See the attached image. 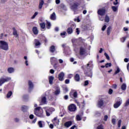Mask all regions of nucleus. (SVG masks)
Masks as SVG:
<instances>
[{
    "label": "nucleus",
    "mask_w": 129,
    "mask_h": 129,
    "mask_svg": "<svg viewBox=\"0 0 129 129\" xmlns=\"http://www.w3.org/2000/svg\"><path fill=\"white\" fill-rule=\"evenodd\" d=\"M92 61H89V63L87 64V66H82V69L84 71V74H85V76L87 77H92V72L91 70L88 68L89 65L92 64Z\"/></svg>",
    "instance_id": "nucleus-1"
},
{
    "label": "nucleus",
    "mask_w": 129,
    "mask_h": 129,
    "mask_svg": "<svg viewBox=\"0 0 129 129\" xmlns=\"http://www.w3.org/2000/svg\"><path fill=\"white\" fill-rule=\"evenodd\" d=\"M105 104H106V97L104 96H99V99L97 102V106L98 108H101L103 107Z\"/></svg>",
    "instance_id": "nucleus-2"
},
{
    "label": "nucleus",
    "mask_w": 129,
    "mask_h": 129,
    "mask_svg": "<svg viewBox=\"0 0 129 129\" xmlns=\"http://www.w3.org/2000/svg\"><path fill=\"white\" fill-rule=\"evenodd\" d=\"M34 112L36 116L40 118H44V114H43V110L42 109H41V107L39 106L36 107L34 109Z\"/></svg>",
    "instance_id": "nucleus-3"
},
{
    "label": "nucleus",
    "mask_w": 129,
    "mask_h": 129,
    "mask_svg": "<svg viewBox=\"0 0 129 129\" xmlns=\"http://www.w3.org/2000/svg\"><path fill=\"white\" fill-rule=\"evenodd\" d=\"M0 48L5 50H9V44L7 42L1 40L0 41Z\"/></svg>",
    "instance_id": "nucleus-4"
},
{
    "label": "nucleus",
    "mask_w": 129,
    "mask_h": 129,
    "mask_svg": "<svg viewBox=\"0 0 129 129\" xmlns=\"http://www.w3.org/2000/svg\"><path fill=\"white\" fill-rule=\"evenodd\" d=\"M70 27L68 28L67 30V32L69 34H72L73 33V30L76 29V24L74 23H70Z\"/></svg>",
    "instance_id": "nucleus-5"
},
{
    "label": "nucleus",
    "mask_w": 129,
    "mask_h": 129,
    "mask_svg": "<svg viewBox=\"0 0 129 129\" xmlns=\"http://www.w3.org/2000/svg\"><path fill=\"white\" fill-rule=\"evenodd\" d=\"M11 80V78L10 77H7L6 78L1 77L0 79V86H2L3 84L6 82H9Z\"/></svg>",
    "instance_id": "nucleus-6"
},
{
    "label": "nucleus",
    "mask_w": 129,
    "mask_h": 129,
    "mask_svg": "<svg viewBox=\"0 0 129 129\" xmlns=\"http://www.w3.org/2000/svg\"><path fill=\"white\" fill-rule=\"evenodd\" d=\"M70 97L72 99L75 100L78 98V93L77 91H71L70 92Z\"/></svg>",
    "instance_id": "nucleus-7"
},
{
    "label": "nucleus",
    "mask_w": 129,
    "mask_h": 129,
    "mask_svg": "<svg viewBox=\"0 0 129 129\" xmlns=\"http://www.w3.org/2000/svg\"><path fill=\"white\" fill-rule=\"evenodd\" d=\"M68 108L69 110L71 112L76 111L77 110V107L74 104H71L68 107Z\"/></svg>",
    "instance_id": "nucleus-8"
},
{
    "label": "nucleus",
    "mask_w": 129,
    "mask_h": 129,
    "mask_svg": "<svg viewBox=\"0 0 129 129\" xmlns=\"http://www.w3.org/2000/svg\"><path fill=\"white\" fill-rule=\"evenodd\" d=\"M75 102L76 103H77L78 106L79 107V108H81L82 109H83L85 107V101L83 100L82 102L80 103L78 102L77 100H75Z\"/></svg>",
    "instance_id": "nucleus-9"
},
{
    "label": "nucleus",
    "mask_w": 129,
    "mask_h": 129,
    "mask_svg": "<svg viewBox=\"0 0 129 129\" xmlns=\"http://www.w3.org/2000/svg\"><path fill=\"white\" fill-rule=\"evenodd\" d=\"M65 77V74L63 72H60L58 76V79L59 81H64V77Z\"/></svg>",
    "instance_id": "nucleus-10"
},
{
    "label": "nucleus",
    "mask_w": 129,
    "mask_h": 129,
    "mask_svg": "<svg viewBox=\"0 0 129 129\" xmlns=\"http://www.w3.org/2000/svg\"><path fill=\"white\" fill-rule=\"evenodd\" d=\"M106 10L104 9H99L98 10V14L100 16H103L105 15Z\"/></svg>",
    "instance_id": "nucleus-11"
},
{
    "label": "nucleus",
    "mask_w": 129,
    "mask_h": 129,
    "mask_svg": "<svg viewBox=\"0 0 129 129\" xmlns=\"http://www.w3.org/2000/svg\"><path fill=\"white\" fill-rule=\"evenodd\" d=\"M122 104V100H119V101H117L113 105L114 108H118L120 105Z\"/></svg>",
    "instance_id": "nucleus-12"
},
{
    "label": "nucleus",
    "mask_w": 129,
    "mask_h": 129,
    "mask_svg": "<svg viewBox=\"0 0 129 129\" xmlns=\"http://www.w3.org/2000/svg\"><path fill=\"white\" fill-rule=\"evenodd\" d=\"M52 111H54V109L52 107L48 108L47 109H46L45 110L46 115L47 116H49L50 115V112Z\"/></svg>",
    "instance_id": "nucleus-13"
},
{
    "label": "nucleus",
    "mask_w": 129,
    "mask_h": 129,
    "mask_svg": "<svg viewBox=\"0 0 129 129\" xmlns=\"http://www.w3.org/2000/svg\"><path fill=\"white\" fill-rule=\"evenodd\" d=\"M33 88H34V85L32 82L31 81H28V89L30 91H31L33 90Z\"/></svg>",
    "instance_id": "nucleus-14"
},
{
    "label": "nucleus",
    "mask_w": 129,
    "mask_h": 129,
    "mask_svg": "<svg viewBox=\"0 0 129 129\" xmlns=\"http://www.w3.org/2000/svg\"><path fill=\"white\" fill-rule=\"evenodd\" d=\"M80 6V4L78 3H75L73 5H72V8L73 10H77L78 6Z\"/></svg>",
    "instance_id": "nucleus-15"
},
{
    "label": "nucleus",
    "mask_w": 129,
    "mask_h": 129,
    "mask_svg": "<svg viewBox=\"0 0 129 129\" xmlns=\"http://www.w3.org/2000/svg\"><path fill=\"white\" fill-rule=\"evenodd\" d=\"M79 54L81 56L84 55L85 54V49L82 47H81L80 48Z\"/></svg>",
    "instance_id": "nucleus-16"
},
{
    "label": "nucleus",
    "mask_w": 129,
    "mask_h": 129,
    "mask_svg": "<svg viewBox=\"0 0 129 129\" xmlns=\"http://www.w3.org/2000/svg\"><path fill=\"white\" fill-rule=\"evenodd\" d=\"M49 51L51 53H53L56 51V48L54 45H51L49 48Z\"/></svg>",
    "instance_id": "nucleus-17"
},
{
    "label": "nucleus",
    "mask_w": 129,
    "mask_h": 129,
    "mask_svg": "<svg viewBox=\"0 0 129 129\" xmlns=\"http://www.w3.org/2000/svg\"><path fill=\"white\" fill-rule=\"evenodd\" d=\"M72 124H73L72 121H67L66 123H64V126L67 128H68L70 126H71Z\"/></svg>",
    "instance_id": "nucleus-18"
},
{
    "label": "nucleus",
    "mask_w": 129,
    "mask_h": 129,
    "mask_svg": "<svg viewBox=\"0 0 129 129\" xmlns=\"http://www.w3.org/2000/svg\"><path fill=\"white\" fill-rule=\"evenodd\" d=\"M74 80L75 81L79 82L80 81V77L79 74H76L74 77Z\"/></svg>",
    "instance_id": "nucleus-19"
},
{
    "label": "nucleus",
    "mask_w": 129,
    "mask_h": 129,
    "mask_svg": "<svg viewBox=\"0 0 129 129\" xmlns=\"http://www.w3.org/2000/svg\"><path fill=\"white\" fill-rule=\"evenodd\" d=\"M32 32L34 33V35H37L38 34V29L36 27H34L32 28Z\"/></svg>",
    "instance_id": "nucleus-20"
},
{
    "label": "nucleus",
    "mask_w": 129,
    "mask_h": 129,
    "mask_svg": "<svg viewBox=\"0 0 129 129\" xmlns=\"http://www.w3.org/2000/svg\"><path fill=\"white\" fill-rule=\"evenodd\" d=\"M54 80V77L52 76L48 77V81H49V84H52Z\"/></svg>",
    "instance_id": "nucleus-21"
},
{
    "label": "nucleus",
    "mask_w": 129,
    "mask_h": 129,
    "mask_svg": "<svg viewBox=\"0 0 129 129\" xmlns=\"http://www.w3.org/2000/svg\"><path fill=\"white\" fill-rule=\"evenodd\" d=\"M50 20H56V14L55 13L53 12L50 16Z\"/></svg>",
    "instance_id": "nucleus-22"
},
{
    "label": "nucleus",
    "mask_w": 129,
    "mask_h": 129,
    "mask_svg": "<svg viewBox=\"0 0 129 129\" xmlns=\"http://www.w3.org/2000/svg\"><path fill=\"white\" fill-rule=\"evenodd\" d=\"M44 0H40L39 4V9L40 10L42 9V6L44 5Z\"/></svg>",
    "instance_id": "nucleus-23"
},
{
    "label": "nucleus",
    "mask_w": 129,
    "mask_h": 129,
    "mask_svg": "<svg viewBox=\"0 0 129 129\" xmlns=\"http://www.w3.org/2000/svg\"><path fill=\"white\" fill-rule=\"evenodd\" d=\"M41 103L42 104H46V98L44 96L41 98Z\"/></svg>",
    "instance_id": "nucleus-24"
},
{
    "label": "nucleus",
    "mask_w": 129,
    "mask_h": 129,
    "mask_svg": "<svg viewBox=\"0 0 129 129\" xmlns=\"http://www.w3.org/2000/svg\"><path fill=\"white\" fill-rule=\"evenodd\" d=\"M111 29H112L111 26H109V27H108V28H107L106 32H107V35H108V36L109 35H110V32H111Z\"/></svg>",
    "instance_id": "nucleus-25"
},
{
    "label": "nucleus",
    "mask_w": 129,
    "mask_h": 129,
    "mask_svg": "<svg viewBox=\"0 0 129 129\" xmlns=\"http://www.w3.org/2000/svg\"><path fill=\"white\" fill-rule=\"evenodd\" d=\"M14 69L13 68H9L8 69V72L9 74H12L14 72Z\"/></svg>",
    "instance_id": "nucleus-26"
},
{
    "label": "nucleus",
    "mask_w": 129,
    "mask_h": 129,
    "mask_svg": "<svg viewBox=\"0 0 129 129\" xmlns=\"http://www.w3.org/2000/svg\"><path fill=\"white\" fill-rule=\"evenodd\" d=\"M121 89L122 91H125L126 89V85L125 83H123L121 86Z\"/></svg>",
    "instance_id": "nucleus-27"
},
{
    "label": "nucleus",
    "mask_w": 129,
    "mask_h": 129,
    "mask_svg": "<svg viewBox=\"0 0 129 129\" xmlns=\"http://www.w3.org/2000/svg\"><path fill=\"white\" fill-rule=\"evenodd\" d=\"M13 35L16 36L17 37H18V35L17 31V30L15 29V27H13Z\"/></svg>",
    "instance_id": "nucleus-28"
},
{
    "label": "nucleus",
    "mask_w": 129,
    "mask_h": 129,
    "mask_svg": "<svg viewBox=\"0 0 129 129\" xmlns=\"http://www.w3.org/2000/svg\"><path fill=\"white\" fill-rule=\"evenodd\" d=\"M28 109V106H22V111L24 112H26L27 110Z\"/></svg>",
    "instance_id": "nucleus-29"
},
{
    "label": "nucleus",
    "mask_w": 129,
    "mask_h": 129,
    "mask_svg": "<svg viewBox=\"0 0 129 129\" xmlns=\"http://www.w3.org/2000/svg\"><path fill=\"white\" fill-rule=\"evenodd\" d=\"M40 28L42 29H44L45 28V24L44 22L40 24Z\"/></svg>",
    "instance_id": "nucleus-30"
},
{
    "label": "nucleus",
    "mask_w": 129,
    "mask_h": 129,
    "mask_svg": "<svg viewBox=\"0 0 129 129\" xmlns=\"http://www.w3.org/2000/svg\"><path fill=\"white\" fill-rule=\"evenodd\" d=\"M35 46H38L41 45V43L40 41H39L37 39L35 40Z\"/></svg>",
    "instance_id": "nucleus-31"
},
{
    "label": "nucleus",
    "mask_w": 129,
    "mask_h": 129,
    "mask_svg": "<svg viewBox=\"0 0 129 129\" xmlns=\"http://www.w3.org/2000/svg\"><path fill=\"white\" fill-rule=\"evenodd\" d=\"M76 119H77V121H81L82 120V118L81 117V116H80L79 115H78L76 116Z\"/></svg>",
    "instance_id": "nucleus-32"
},
{
    "label": "nucleus",
    "mask_w": 129,
    "mask_h": 129,
    "mask_svg": "<svg viewBox=\"0 0 129 129\" xmlns=\"http://www.w3.org/2000/svg\"><path fill=\"white\" fill-rule=\"evenodd\" d=\"M120 72V70L119 68H117L116 71L114 72L113 75H116V74H118Z\"/></svg>",
    "instance_id": "nucleus-33"
},
{
    "label": "nucleus",
    "mask_w": 129,
    "mask_h": 129,
    "mask_svg": "<svg viewBox=\"0 0 129 129\" xmlns=\"http://www.w3.org/2000/svg\"><path fill=\"white\" fill-rule=\"evenodd\" d=\"M109 18L108 16L106 15L105 17V22L109 23Z\"/></svg>",
    "instance_id": "nucleus-34"
},
{
    "label": "nucleus",
    "mask_w": 129,
    "mask_h": 129,
    "mask_svg": "<svg viewBox=\"0 0 129 129\" xmlns=\"http://www.w3.org/2000/svg\"><path fill=\"white\" fill-rule=\"evenodd\" d=\"M12 94H13V92H12V91L8 92L7 95V97L10 98Z\"/></svg>",
    "instance_id": "nucleus-35"
},
{
    "label": "nucleus",
    "mask_w": 129,
    "mask_h": 129,
    "mask_svg": "<svg viewBox=\"0 0 129 129\" xmlns=\"http://www.w3.org/2000/svg\"><path fill=\"white\" fill-rule=\"evenodd\" d=\"M96 129H104V127L103 124H100L97 126Z\"/></svg>",
    "instance_id": "nucleus-36"
},
{
    "label": "nucleus",
    "mask_w": 129,
    "mask_h": 129,
    "mask_svg": "<svg viewBox=\"0 0 129 129\" xmlns=\"http://www.w3.org/2000/svg\"><path fill=\"white\" fill-rule=\"evenodd\" d=\"M50 27H51L50 23L49 22H47L46 24V28L47 29H50Z\"/></svg>",
    "instance_id": "nucleus-37"
},
{
    "label": "nucleus",
    "mask_w": 129,
    "mask_h": 129,
    "mask_svg": "<svg viewBox=\"0 0 129 129\" xmlns=\"http://www.w3.org/2000/svg\"><path fill=\"white\" fill-rule=\"evenodd\" d=\"M60 90L59 89H57L55 91L54 93V95H59L60 94Z\"/></svg>",
    "instance_id": "nucleus-38"
},
{
    "label": "nucleus",
    "mask_w": 129,
    "mask_h": 129,
    "mask_svg": "<svg viewBox=\"0 0 129 129\" xmlns=\"http://www.w3.org/2000/svg\"><path fill=\"white\" fill-rule=\"evenodd\" d=\"M112 66L111 63H106L105 64V67L106 68H108V67H111Z\"/></svg>",
    "instance_id": "nucleus-39"
},
{
    "label": "nucleus",
    "mask_w": 129,
    "mask_h": 129,
    "mask_svg": "<svg viewBox=\"0 0 129 129\" xmlns=\"http://www.w3.org/2000/svg\"><path fill=\"white\" fill-rule=\"evenodd\" d=\"M66 31H63V32L60 33V36L62 37V38H65L66 37Z\"/></svg>",
    "instance_id": "nucleus-40"
},
{
    "label": "nucleus",
    "mask_w": 129,
    "mask_h": 129,
    "mask_svg": "<svg viewBox=\"0 0 129 129\" xmlns=\"http://www.w3.org/2000/svg\"><path fill=\"white\" fill-rule=\"evenodd\" d=\"M112 9L114 12H116L117 11V10H118V8L116 7L115 6H112Z\"/></svg>",
    "instance_id": "nucleus-41"
},
{
    "label": "nucleus",
    "mask_w": 129,
    "mask_h": 129,
    "mask_svg": "<svg viewBox=\"0 0 129 129\" xmlns=\"http://www.w3.org/2000/svg\"><path fill=\"white\" fill-rule=\"evenodd\" d=\"M38 12H35L34 15L32 16L31 19H34L35 18H36V17L38 15Z\"/></svg>",
    "instance_id": "nucleus-42"
},
{
    "label": "nucleus",
    "mask_w": 129,
    "mask_h": 129,
    "mask_svg": "<svg viewBox=\"0 0 129 129\" xmlns=\"http://www.w3.org/2000/svg\"><path fill=\"white\" fill-rule=\"evenodd\" d=\"M38 125H39L40 128H42L43 127V125H42V123L41 121H38Z\"/></svg>",
    "instance_id": "nucleus-43"
},
{
    "label": "nucleus",
    "mask_w": 129,
    "mask_h": 129,
    "mask_svg": "<svg viewBox=\"0 0 129 129\" xmlns=\"http://www.w3.org/2000/svg\"><path fill=\"white\" fill-rule=\"evenodd\" d=\"M126 39V37H122L120 38V41L122 43H123L124 41H125Z\"/></svg>",
    "instance_id": "nucleus-44"
},
{
    "label": "nucleus",
    "mask_w": 129,
    "mask_h": 129,
    "mask_svg": "<svg viewBox=\"0 0 129 129\" xmlns=\"http://www.w3.org/2000/svg\"><path fill=\"white\" fill-rule=\"evenodd\" d=\"M104 55H105V56L106 57L107 60H110L109 56L106 52L104 53Z\"/></svg>",
    "instance_id": "nucleus-45"
},
{
    "label": "nucleus",
    "mask_w": 129,
    "mask_h": 129,
    "mask_svg": "<svg viewBox=\"0 0 129 129\" xmlns=\"http://www.w3.org/2000/svg\"><path fill=\"white\" fill-rule=\"evenodd\" d=\"M121 125V120H119L118 121L117 125L118 128L120 127V125Z\"/></svg>",
    "instance_id": "nucleus-46"
},
{
    "label": "nucleus",
    "mask_w": 129,
    "mask_h": 129,
    "mask_svg": "<svg viewBox=\"0 0 129 129\" xmlns=\"http://www.w3.org/2000/svg\"><path fill=\"white\" fill-rule=\"evenodd\" d=\"M89 85V81L88 80L85 81L84 83V86H87Z\"/></svg>",
    "instance_id": "nucleus-47"
},
{
    "label": "nucleus",
    "mask_w": 129,
    "mask_h": 129,
    "mask_svg": "<svg viewBox=\"0 0 129 129\" xmlns=\"http://www.w3.org/2000/svg\"><path fill=\"white\" fill-rule=\"evenodd\" d=\"M56 121H57L56 117H54V119H52V123H53L54 124V123L56 122Z\"/></svg>",
    "instance_id": "nucleus-48"
},
{
    "label": "nucleus",
    "mask_w": 129,
    "mask_h": 129,
    "mask_svg": "<svg viewBox=\"0 0 129 129\" xmlns=\"http://www.w3.org/2000/svg\"><path fill=\"white\" fill-rule=\"evenodd\" d=\"M76 32H77L78 35L80 34V31L79 30V28H77V29H76Z\"/></svg>",
    "instance_id": "nucleus-49"
},
{
    "label": "nucleus",
    "mask_w": 129,
    "mask_h": 129,
    "mask_svg": "<svg viewBox=\"0 0 129 129\" xmlns=\"http://www.w3.org/2000/svg\"><path fill=\"white\" fill-rule=\"evenodd\" d=\"M108 118V116L107 115H105L104 118V121H107Z\"/></svg>",
    "instance_id": "nucleus-50"
},
{
    "label": "nucleus",
    "mask_w": 129,
    "mask_h": 129,
    "mask_svg": "<svg viewBox=\"0 0 129 129\" xmlns=\"http://www.w3.org/2000/svg\"><path fill=\"white\" fill-rule=\"evenodd\" d=\"M116 119L115 118L112 119V123L113 125L115 124Z\"/></svg>",
    "instance_id": "nucleus-51"
},
{
    "label": "nucleus",
    "mask_w": 129,
    "mask_h": 129,
    "mask_svg": "<svg viewBox=\"0 0 129 129\" xmlns=\"http://www.w3.org/2000/svg\"><path fill=\"white\" fill-rule=\"evenodd\" d=\"M107 26L104 25V26L102 27V31H104L106 29Z\"/></svg>",
    "instance_id": "nucleus-52"
},
{
    "label": "nucleus",
    "mask_w": 129,
    "mask_h": 129,
    "mask_svg": "<svg viewBox=\"0 0 129 129\" xmlns=\"http://www.w3.org/2000/svg\"><path fill=\"white\" fill-rule=\"evenodd\" d=\"M128 105H129V99H128V100L127 101H126L125 106H128Z\"/></svg>",
    "instance_id": "nucleus-53"
},
{
    "label": "nucleus",
    "mask_w": 129,
    "mask_h": 129,
    "mask_svg": "<svg viewBox=\"0 0 129 129\" xmlns=\"http://www.w3.org/2000/svg\"><path fill=\"white\" fill-rule=\"evenodd\" d=\"M70 83V80L69 79H66L65 80V84H69Z\"/></svg>",
    "instance_id": "nucleus-54"
},
{
    "label": "nucleus",
    "mask_w": 129,
    "mask_h": 129,
    "mask_svg": "<svg viewBox=\"0 0 129 129\" xmlns=\"http://www.w3.org/2000/svg\"><path fill=\"white\" fill-rule=\"evenodd\" d=\"M112 92H113L112 89H109V91H108L109 94H112Z\"/></svg>",
    "instance_id": "nucleus-55"
},
{
    "label": "nucleus",
    "mask_w": 129,
    "mask_h": 129,
    "mask_svg": "<svg viewBox=\"0 0 129 129\" xmlns=\"http://www.w3.org/2000/svg\"><path fill=\"white\" fill-rule=\"evenodd\" d=\"M60 3V0H55V4L57 5H59Z\"/></svg>",
    "instance_id": "nucleus-56"
},
{
    "label": "nucleus",
    "mask_w": 129,
    "mask_h": 129,
    "mask_svg": "<svg viewBox=\"0 0 129 129\" xmlns=\"http://www.w3.org/2000/svg\"><path fill=\"white\" fill-rule=\"evenodd\" d=\"M29 118H30L31 119H33L34 118V115L31 114V115L29 116Z\"/></svg>",
    "instance_id": "nucleus-57"
},
{
    "label": "nucleus",
    "mask_w": 129,
    "mask_h": 129,
    "mask_svg": "<svg viewBox=\"0 0 129 129\" xmlns=\"http://www.w3.org/2000/svg\"><path fill=\"white\" fill-rule=\"evenodd\" d=\"M112 88H113V89H116L117 88V85H116V84H113V85H112Z\"/></svg>",
    "instance_id": "nucleus-58"
},
{
    "label": "nucleus",
    "mask_w": 129,
    "mask_h": 129,
    "mask_svg": "<svg viewBox=\"0 0 129 129\" xmlns=\"http://www.w3.org/2000/svg\"><path fill=\"white\" fill-rule=\"evenodd\" d=\"M54 73V70L51 69V70H50V73L51 74H53Z\"/></svg>",
    "instance_id": "nucleus-59"
},
{
    "label": "nucleus",
    "mask_w": 129,
    "mask_h": 129,
    "mask_svg": "<svg viewBox=\"0 0 129 129\" xmlns=\"http://www.w3.org/2000/svg\"><path fill=\"white\" fill-rule=\"evenodd\" d=\"M69 98V96L68 95H66L64 96V97H63V99H64L65 100H68Z\"/></svg>",
    "instance_id": "nucleus-60"
},
{
    "label": "nucleus",
    "mask_w": 129,
    "mask_h": 129,
    "mask_svg": "<svg viewBox=\"0 0 129 129\" xmlns=\"http://www.w3.org/2000/svg\"><path fill=\"white\" fill-rule=\"evenodd\" d=\"M53 67H54V69H56L57 67V63H55L54 65H53Z\"/></svg>",
    "instance_id": "nucleus-61"
},
{
    "label": "nucleus",
    "mask_w": 129,
    "mask_h": 129,
    "mask_svg": "<svg viewBox=\"0 0 129 129\" xmlns=\"http://www.w3.org/2000/svg\"><path fill=\"white\" fill-rule=\"evenodd\" d=\"M128 60H129L128 58H124V61L125 62H128Z\"/></svg>",
    "instance_id": "nucleus-62"
},
{
    "label": "nucleus",
    "mask_w": 129,
    "mask_h": 129,
    "mask_svg": "<svg viewBox=\"0 0 129 129\" xmlns=\"http://www.w3.org/2000/svg\"><path fill=\"white\" fill-rule=\"evenodd\" d=\"M49 127L50 128H51V129L53 128V125L52 124H50L49 125Z\"/></svg>",
    "instance_id": "nucleus-63"
},
{
    "label": "nucleus",
    "mask_w": 129,
    "mask_h": 129,
    "mask_svg": "<svg viewBox=\"0 0 129 129\" xmlns=\"http://www.w3.org/2000/svg\"><path fill=\"white\" fill-rule=\"evenodd\" d=\"M76 127H77V126L75 125H74V126H71L70 129H74Z\"/></svg>",
    "instance_id": "nucleus-64"
}]
</instances>
